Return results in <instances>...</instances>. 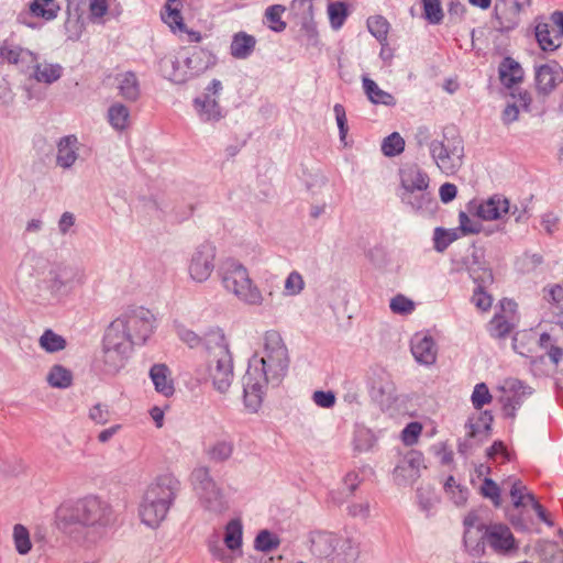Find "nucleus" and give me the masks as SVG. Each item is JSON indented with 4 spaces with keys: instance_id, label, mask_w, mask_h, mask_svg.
<instances>
[{
    "instance_id": "nucleus-1",
    "label": "nucleus",
    "mask_w": 563,
    "mask_h": 563,
    "mask_svg": "<svg viewBox=\"0 0 563 563\" xmlns=\"http://www.w3.org/2000/svg\"><path fill=\"white\" fill-rule=\"evenodd\" d=\"M263 341L262 355L251 360L242 378L244 405L252 412L260 409L266 384L279 383L289 365L287 347L277 331H267Z\"/></svg>"
},
{
    "instance_id": "nucleus-2",
    "label": "nucleus",
    "mask_w": 563,
    "mask_h": 563,
    "mask_svg": "<svg viewBox=\"0 0 563 563\" xmlns=\"http://www.w3.org/2000/svg\"><path fill=\"white\" fill-rule=\"evenodd\" d=\"M178 484L172 474H163L147 486L139 508L140 518L144 525L156 528L164 521L174 501Z\"/></svg>"
},
{
    "instance_id": "nucleus-3",
    "label": "nucleus",
    "mask_w": 563,
    "mask_h": 563,
    "mask_svg": "<svg viewBox=\"0 0 563 563\" xmlns=\"http://www.w3.org/2000/svg\"><path fill=\"white\" fill-rule=\"evenodd\" d=\"M220 280L224 290L247 306H262L264 295L251 278L247 268L238 261L228 260L222 263Z\"/></svg>"
},
{
    "instance_id": "nucleus-4",
    "label": "nucleus",
    "mask_w": 563,
    "mask_h": 563,
    "mask_svg": "<svg viewBox=\"0 0 563 563\" xmlns=\"http://www.w3.org/2000/svg\"><path fill=\"white\" fill-rule=\"evenodd\" d=\"M430 154L438 168L445 175H454L463 164V139L454 125L443 129L441 139L430 144Z\"/></svg>"
},
{
    "instance_id": "nucleus-5",
    "label": "nucleus",
    "mask_w": 563,
    "mask_h": 563,
    "mask_svg": "<svg viewBox=\"0 0 563 563\" xmlns=\"http://www.w3.org/2000/svg\"><path fill=\"white\" fill-rule=\"evenodd\" d=\"M115 320L136 345L145 344L156 329L155 314L142 306L128 308Z\"/></svg>"
},
{
    "instance_id": "nucleus-6",
    "label": "nucleus",
    "mask_w": 563,
    "mask_h": 563,
    "mask_svg": "<svg viewBox=\"0 0 563 563\" xmlns=\"http://www.w3.org/2000/svg\"><path fill=\"white\" fill-rule=\"evenodd\" d=\"M209 377L221 394L229 390L234 378L232 356L222 336L209 349Z\"/></svg>"
},
{
    "instance_id": "nucleus-7",
    "label": "nucleus",
    "mask_w": 563,
    "mask_h": 563,
    "mask_svg": "<svg viewBox=\"0 0 563 563\" xmlns=\"http://www.w3.org/2000/svg\"><path fill=\"white\" fill-rule=\"evenodd\" d=\"M195 490L203 508L213 514H222L229 508L221 488L211 478L208 468L198 467L191 473Z\"/></svg>"
},
{
    "instance_id": "nucleus-8",
    "label": "nucleus",
    "mask_w": 563,
    "mask_h": 563,
    "mask_svg": "<svg viewBox=\"0 0 563 563\" xmlns=\"http://www.w3.org/2000/svg\"><path fill=\"white\" fill-rule=\"evenodd\" d=\"M482 542L492 552L501 556H509L518 552L519 542L511 529L501 522L489 523L483 527Z\"/></svg>"
},
{
    "instance_id": "nucleus-9",
    "label": "nucleus",
    "mask_w": 563,
    "mask_h": 563,
    "mask_svg": "<svg viewBox=\"0 0 563 563\" xmlns=\"http://www.w3.org/2000/svg\"><path fill=\"white\" fill-rule=\"evenodd\" d=\"M530 0H497L494 7V21L499 32L515 30L520 21L521 13Z\"/></svg>"
},
{
    "instance_id": "nucleus-10",
    "label": "nucleus",
    "mask_w": 563,
    "mask_h": 563,
    "mask_svg": "<svg viewBox=\"0 0 563 563\" xmlns=\"http://www.w3.org/2000/svg\"><path fill=\"white\" fill-rule=\"evenodd\" d=\"M500 312L495 313L487 324V331L495 339L507 338L515 329L518 318V305L511 299L504 298L499 302Z\"/></svg>"
},
{
    "instance_id": "nucleus-11",
    "label": "nucleus",
    "mask_w": 563,
    "mask_h": 563,
    "mask_svg": "<svg viewBox=\"0 0 563 563\" xmlns=\"http://www.w3.org/2000/svg\"><path fill=\"white\" fill-rule=\"evenodd\" d=\"M216 260V247L210 243L199 245L191 254L188 273L196 283L207 282L213 269Z\"/></svg>"
},
{
    "instance_id": "nucleus-12",
    "label": "nucleus",
    "mask_w": 563,
    "mask_h": 563,
    "mask_svg": "<svg viewBox=\"0 0 563 563\" xmlns=\"http://www.w3.org/2000/svg\"><path fill=\"white\" fill-rule=\"evenodd\" d=\"M110 506L98 497H87L77 506V518L84 525H106L110 521Z\"/></svg>"
},
{
    "instance_id": "nucleus-13",
    "label": "nucleus",
    "mask_w": 563,
    "mask_h": 563,
    "mask_svg": "<svg viewBox=\"0 0 563 563\" xmlns=\"http://www.w3.org/2000/svg\"><path fill=\"white\" fill-rule=\"evenodd\" d=\"M500 390L504 394L501 396L504 410L512 418L516 416V411L520 408L522 402L533 393L530 386L525 385L517 378L506 379Z\"/></svg>"
},
{
    "instance_id": "nucleus-14",
    "label": "nucleus",
    "mask_w": 563,
    "mask_h": 563,
    "mask_svg": "<svg viewBox=\"0 0 563 563\" xmlns=\"http://www.w3.org/2000/svg\"><path fill=\"white\" fill-rule=\"evenodd\" d=\"M509 211V201L501 196H493L485 201L468 203V212L484 221L500 219Z\"/></svg>"
},
{
    "instance_id": "nucleus-15",
    "label": "nucleus",
    "mask_w": 563,
    "mask_h": 563,
    "mask_svg": "<svg viewBox=\"0 0 563 563\" xmlns=\"http://www.w3.org/2000/svg\"><path fill=\"white\" fill-rule=\"evenodd\" d=\"M536 86L539 92L548 95L563 82V67L555 60L536 67Z\"/></svg>"
},
{
    "instance_id": "nucleus-16",
    "label": "nucleus",
    "mask_w": 563,
    "mask_h": 563,
    "mask_svg": "<svg viewBox=\"0 0 563 563\" xmlns=\"http://www.w3.org/2000/svg\"><path fill=\"white\" fill-rule=\"evenodd\" d=\"M180 54L184 62L190 70L191 77L198 76L213 65V56L207 49L195 47L192 49L183 48Z\"/></svg>"
},
{
    "instance_id": "nucleus-17",
    "label": "nucleus",
    "mask_w": 563,
    "mask_h": 563,
    "mask_svg": "<svg viewBox=\"0 0 563 563\" xmlns=\"http://www.w3.org/2000/svg\"><path fill=\"white\" fill-rule=\"evenodd\" d=\"M411 352L415 358L421 364L430 365L435 362V343L433 339L427 334H415L411 341Z\"/></svg>"
},
{
    "instance_id": "nucleus-18",
    "label": "nucleus",
    "mask_w": 563,
    "mask_h": 563,
    "mask_svg": "<svg viewBox=\"0 0 563 563\" xmlns=\"http://www.w3.org/2000/svg\"><path fill=\"white\" fill-rule=\"evenodd\" d=\"M130 355L131 352L102 343V371L109 374H117L125 366Z\"/></svg>"
},
{
    "instance_id": "nucleus-19",
    "label": "nucleus",
    "mask_w": 563,
    "mask_h": 563,
    "mask_svg": "<svg viewBox=\"0 0 563 563\" xmlns=\"http://www.w3.org/2000/svg\"><path fill=\"white\" fill-rule=\"evenodd\" d=\"M401 185L408 192L424 191L429 187V176L416 165L400 170Z\"/></svg>"
},
{
    "instance_id": "nucleus-20",
    "label": "nucleus",
    "mask_w": 563,
    "mask_h": 563,
    "mask_svg": "<svg viewBox=\"0 0 563 563\" xmlns=\"http://www.w3.org/2000/svg\"><path fill=\"white\" fill-rule=\"evenodd\" d=\"M102 343L131 353L133 345H136L115 319L108 327Z\"/></svg>"
},
{
    "instance_id": "nucleus-21",
    "label": "nucleus",
    "mask_w": 563,
    "mask_h": 563,
    "mask_svg": "<svg viewBox=\"0 0 563 563\" xmlns=\"http://www.w3.org/2000/svg\"><path fill=\"white\" fill-rule=\"evenodd\" d=\"M162 69L164 76L175 84H183L192 78L180 52L177 54L175 59L164 60Z\"/></svg>"
},
{
    "instance_id": "nucleus-22",
    "label": "nucleus",
    "mask_w": 563,
    "mask_h": 563,
    "mask_svg": "<svg viewBox=\"0 0 563 563\" xmlns=\"http://www.w3.org/2000/svg\"><path fill=\"white\" fill-rule=\"evenodd\" d=\"M536 37L539 46L544 52H554L562 45L560 34L555 33V30L548 22L539 23L536 26Z\"/></svg>"
},
{
    "instance_id": "nucleus-23",
    "label": "nucleus",
    "mask_w": 563,
    "mask_h": 563,
    "mask_svg": "<svg viewBox=\"0 0 563 563\" xmlns=\"http://www.w3.org/2000/svg\"><path fill=\"white\" fill-rule=\"evenodd\" d=\"M117 88L122 98L135 101L140 96V85L134 73L125 71L115 77Z\"/></svg>"
},
{
    "instance_id": "nucleus-24",
    "label": "nucleus",
    "mask_w": 563,
    "mask_h": 563,
    "mask_svg": "<svg viewBox=\"0 0 563 563\" xmlns=\"http://www.w3.org/2000/svg\"><path fill=\"white\" fill-rule=\"evenodd\" d=\"M521 65L511 57H506L499 66V77L506 87L510 88L523 79Z\"/></svg>"
},
{
    "instance_id": "nucleus-25",
    "label": "nucleus",
    "mask_w": 563,
    "mask_h": 563,
    "mask_svg": "<svg viewBox=\"0 0 563 563\" xmlns=\"http://www.w3.org/2000/svg\"><path fill=\"white\" fill-rule=\"evenodd\" d=\"M181 7L180 0H167L164 12L162 13L163 21L174 33L186 31V25L180 13Z\"/></svg>"
},
{
    "instance_id": "nucleus-26",
    "label": "nucleus",
    "mask_w": 563,
    "mask_h": 563,
    "mask_svg": "<svg viewBox=\"0 0 563 563\" xmlns=\"http://www.w3.org/2000/svg\"><path fill=\"white\" fill-rule=\"evenodd\" d=\"M255 45L256 40L253 35L239 32L232 38L230 52L233 57L244 59L253 53Z\"/></svg>"
},
{
    "instance_id": "nucleus-27",
    "label": "nucleus",
    "mask_w": 563,
    "mask_h": 563,
    "mask_svg": "<svg viewBox=\"0 0 563 563\" xmlns=\"http://www.w3.org/2000/svg\"><path fill=\"white\" fill-rule=\"evenodd\" d=\"M151 379L155 386V389L168 397L174 394L173 380L169 378V371L167 366L163 364L154 365L150 371Z\"/></svg>"
},
{
    "instance_id": "nucleus-28",
    "label": "nucleus",
    "mask_w": 563,
    "mask_h": 563,
    "mask_svg": "<svg viewBox=\"0 0 563 563\" xmlns=\"http://www.w3.org/2000/svg\"><path fill=\"white\" fill-rule=\"evenodd\" d=\"M77 159V139L68 135L58 143L57 164L64 168L70 167Z\"/></svg>"
},
{
    "instance_id": "nucleus-29",
    "label": "nucleus",
    "mask_w": 563,
    "mask_h": 563,
    "mask_svg": "<svg viewBox=\"0 0 563 563\" xmlns=\"http://www.w3.org/2000/svg\"><path fill=\"white\" fill-rule=\"evenodd\" d=\"M363 88L369 101L375 104L394 106L396 103L391 93L380 89L374 80L367 77L363 78Z\"/></svg>"
},
{
    "instance_id": "nucleus-30",
    "label": "nucleus",
    "mask_w": 563,
    "mask_h": 563,
    "mask_svg": "<svg viewBox=\"0 0 563 563\" xmlns=\"http://www.w3.org/2000/svg\"><path fill=\"white\" fill-rule=\"evenodd\" d=\"M243 539V525L241 519H231L224 529L223 542L231 551L240 550Z\"/></svg>"
},
{
    "instance_id": "nucleus-31",
    "label": "nucleus",
    "mask_w": 563,
    "mask_h": 563,
    "mask_svg": "<svg viewBox=\"0 0 563 563\" xmlns=\"http://www.w3.org/2000/svg\"><path fill=\"white\" fill-rule=\"evenodd\" d=\"M0 57L10 64H19L20 62L33 59L34 55L32 52L5 41L0 46Z\"/></svg>"
},
{
    "instance_id": "nucleus-32",
    "label": "nucleus",
    "mask_w": 563,
    "mask_h": 563,
    "mask_svg": "<svg viewBox=\"0 0 563 563\" xmlns=\"http://www.w3.org/2000/svg\"><path fill=\"white\" fill-rule=\"evenodd\" d=\"M492 422L493 416L488 411H484L477 418L468 419L465 426L466 434L470 438H476L482 434L488 435Z\"/></svg>"
},
{
    "instance_id": "nucleus-33",
    "label": "nucleus",
    "mask_w": 563,
    "mask_h": 563,
    "mask_svg": "<svg viewBox=\"0 0 563 563\" xmlns=\"http://www.w3.org/2000/svg\"><path fill=\"white\" fill-rule=\"evenodd\" d=\"M59 10V4L55 0H33L30 4V11L34 16L47 21L54 20Z\"/></svg>"
},
{
    "instance_id": "nucleus-34",
    "label": "nucleus",
    "mask_w": 563,
    "mask_h": 563,
    "mask_svg": "<svg viewBox=\"0 0 563 563\" xmlns=\"http://www.w3.org/2000/svg\"><path fill=\"white\" fill-rule=\"evenodd\" d=\"M62 67L58 64L37 63L34 67V78L38 82L52 84L59 79Z\"/></svg>"
},
{
    "instance_id": "nucleus-35",
    "label": "nucleus",
    "mask_w": 563,
    "mask_h": 563,
    "mask_svg": "<svg viewBox=\"0 0 563 563\" xmlns=\"http://www.w3.org/2000/svg\"><path fill=\"white\" fill-rule=\"evenodd\" d=\"M367 29L369 33L382 44H387V37L390 24L383 15H374L367 19Z\"/></svg>"
},
{
    "instance_id": "nucleus-36",
    "label": "nucleus",
    "mask_w": 563,
    "mask_h": 563,
    "mask_svg": "<svg viewBox=\"0 0 563 563\" xmlns=\"http://www.w3.org/2000/svg\"><path fill=\"white\" fill-rule=\"evenodd\" d=\"M510 497L516 508L533 505L537 500L534 495L521 481H515L510 488Z\"/></svg>"
},
{
    "instance_id": "nucleus-37",
    "label": "nucleus",
    "mask_w": 563,
    "mask_h": 563,
    "mask_svg": "<svg viewBox=\"0 0 563 563\" xmlns=\"http://www.w3.org/2000/svg\"><path fill=\"white\" fill-rule=\"evenodd\" d=\"M108 120L113 129L122 131L129 126L130 111L125 106L114 103L108 110Z\"/></svg>"
},
{
    "instance_id": "nucleus-38",
    "label": "nucleus",
    "mask_w": 563,
    "mask_h": 563,
    "mask_svg": "<svg viewBox=\"0 0 563 563\" xmlns=\"http://www.w3.org/2000/svg\"><path fill=\"white\" fill-rule=\"evenodd\" d=\"M71 382V372L62 365H54L47 374V383L54 388H67Z\"/></svg>"
},
{
    "instance_id": "nucleus-39",
    "label": "nucleus",
    "mask_w": 563,
    "mask_h": 563,
    "mask_svg": "<svg viewBox=\"0 0 563 563\" xmlns=\"http://www.w3.org/2000/svg\"><path fill=\"white\" fill-rule=\"evenodd\" d=\"M14 548L21 555H26L32 550L30 532L23 525H15L12 533Z\"/></svg>"
},
{
    "instance_id": "nucleus-40",
    "label": "nucleus",
    "mask_w": 563,
    "mask_h": 563,
    "mask_svg": "<svg viewBox=\"0 0 563 563\" xmlns=\"http://www.w3.org/2000/svg\"><path fill=\"white\" fill-rule=\"evenodd\" d=\"M195 106L203 120H213L220 117V108L216 99L207 95L203 99L197 98Z\"/></svg>"
},
{
    "instance_id": "nucleus-41",
    "label": "nucleus",
    "mask_w": 563,
    "mask_h": 563,
    "mask_svg": "<svg viewBox=\"0 0 563 563\" xmlns=\"http://www.w3.org/2000/svg\"><path fill=\"white\" fill-rule=\"evenodd\" d=\"M444 492L456 506L465 505L467 500V489L456 483L453 476H449L446 478L444 483Z\"/></svg>"
},
{
    "instance_id": "nucleus-42",
    "label": "nucleus",
    "mask_w": 563,
    "mask_h": 563,
    "mask_svg": "<svg viewBox=\"0 0 563 563\" xmlns=\"http://www.w3.org/2000/svg\"><path fill=\"white\" fill-rule=\"evenodd\" d=\"M285 12V7L280 4H274L266 9L265 11V23L267 26L275 31L282 32L286 29V22L282 20V15Z\"/></svg>"
},
{
    "instance_id": "nucleus-43",
    "label": "nucleus",
    "mask_w": 563,
    "mask_h": 563,
    "mask_svg": "<svg viewBox=\"0 0 563 563\" xmlns=\"http://www.w3.org/2000/svg\"><path fill=\"white\" fill-rule=\"evenodd\" d=\"M347 7L342 1L330 2L328 5V16L330 24L334 30H339L347 18Z\"/></svg>"
},
{
    "instance_id": "nucleus-44",
    "label": "nucleus",
    "mask_w": 563,
    "mask_h": 563,
    "mask_svg": "<svg viewBox=\"0 0 563 563\" xmlns=\"http://www.w3.org/2000/svg\"><path fill=\"white\" fill-rule=\"evenodd\" d=\"M405 150V140L397 132L391 133L384 139L382 143V152L385 156L393 157L399 155Z\"/></svg>"
},
{
    "instance_id": "nucleus-45",
    "label": "nucleus",
    "mask_w": 563,
    "mask_h": 563,
    "mask_svg": "<svg viewBox=\"0 0 563 563\" xmlns=\"http://www.w3.org/2000/svg\"><path fill=\"white\" fill-rule=\"evenodd\" d=\"M40 345L46 352L54 353L64 350L66 341L52 330H46L40 338Z\"/></svg>"
},
{
    "instance_id": "nucleus-46",
    "label": "nucleus",
    "mask_w": 563,
    "mask_h": 563,
    "mask_svg": "<svg viewBox=\"0 0 563 563\" xmlns=\"http://www.w3.org/2000/svg\"><path fill=\"white\" fill-rule=\"evenodd\" d=\"M407 468H410L411 474L410 478L415 479L419 476L420 468H426L423 465V455L420 452H411L405 461V465L397 466L395 468L396 474H401L402 472L407 471Z\"/></svg>"
},
{
    "instance_id": "nucleus-47",
    "label": "nucleus",
    "mask_w": 563,
    "mask_h": 563,
    "mask_svg": "<svg viewBox=\"0 0 563 563\" xmlns=\"http://www.w3.org/2000/svg\"><path fill=\"white\" fill-rule=\"evenodd\" d=\"M233 453V443L230 441H218L211 445L207 454L211 461L223 462L231 457Z\"/></svg>"
},
{
    "instance_id": "nucleus-48",
    "label": "nucleus",
    "mask_w": 563,
    "mask_h": 563,
    "mask_svg": "<svg viewBox=\"0 0 563 563\" xmlns=\"http://www.w3.org/2000/svg\"><path fill=\"white\" fill-rule=\"evenodd\" d=\"M460 238L456 230H445L437 228L434 230L433 242L438 252H443L452 242Z\"/></svg>"
},
{
    "instance_id": "nucleus-49",
    "label": "nucleus",
    "mask_w": 563,
    "mask_h": 563,
    "mask_svg": "<svg viewBox=\"0 0 563 563\" xmlns=\"http://www.w3.org/2000/svg\"><path fill=\"white\" fill-rule=\"evenodd\" d=\"M390 310L396 314H410L416 309V303L405 295L398 294L390 299Z\"/></svg>"
},
{
    "instance_id": "nucleus-50",
    "label": "nucleus",
    "mask_w": 563,
    "mask_h": 563,
    "mask_svg": "<svg viewBox=\"0 0 563 563\" xmlns=\"http://www.w3.org/2000/svg\"><path fill=\"white\" fill-rule=\"evenodd\" d=\"M472 404L475 409H482L485 405H488L493 400V396L486 384H476L471 397Z\"/></svg>"
},
{
    "instance_id": "nucleus-51",
    "label": "nucleus",
    "mask_w": 563,
    "mask_h": 563,
    "mask_svg": "<svg viewBox=\"0 0 563 563\" xmlns=\"http://www.w3.org/2000/svg\"><path fill=\"white\" fill-rule=\"evenodd\" d=\"M426 19L433 24H438L443 19V11L440 0H422Z\"/></svg>"
},
{
    "instance_id": "nucleus-52",
    "label": "nucleus",
    "mask_w": 563,
    "mask_h": 563,
    "mask_svg": "<svg viewBox=\"0 0 563 563\" xmlns=\"http://www.w3.org/2000/svg\"><path fill=\"white\" fill-rule=\"evenodd\" d=\"M279 544V540L269 531H261L255 539V548L263 552L272 551Z\"/></svg>"
},
{
    "instance_id": "nucleus-53",
    "label": "nucleus",
    "mask_w": 563,
    "mask_h": 563,
    "mask_svg": "<svg viewBox=\"0 0 563 563\" xmlns=\"http://www.w3.org/2000/svg\"><path fill=\"white\" fill-rule=\"evenodd\" d=\"M473 305L481 311L486 312L493 305V298L489 294L483 290V287L478 285L472 296Z\"/></svg>"
},
{
    "instance_id": "nucleus-54",
    "label": "nucleus",
    "mask_w": 563,
    "mask_h": 563,
    "mask_svg": "<svg viewBox=\"0 0 563 563\" xmlns=\"http://www.w3.org/2000/svg\"><path fill=\"white\" fill-rule=\"evenodd\" d=\"M118 0H91L89 4L90 16L92 21L102 19L110 5L117 4Z\"/></svg>"
},
{
    "instance_id": "nucleus-55",
    "label": "nucleus",
    "mask_w": 563,
    "mask_h": 563,
    "mask_svg": "<svg viewBox=\"0 0 563 563\" xmlns=\"http://www.w3.org/2000/svg\"><path fill=\"white\" fill-rule=\"evenodd\" d=\"M305 286L302 276L298 272H291L285 280V292L288 296L298 295Z\"/></svg>"
},
{
    "instance_id": "nucleus-56",
    "label": "nucleus",
    "mask_w": 563,
    "mask_h": 563,
    "mask_svg": "<svg viewBox=\"0 0 563 563\" xmlns=\"http://www.w3.org/2000/svg\"><path fill=\"white\" fill-rule=\"evenodd\" d=\"M422 432V424L419 422H410L401 432V441L405 445H413Z\"/></svg>"
},
{
    "instance_id": "nucleus-57",
    "label": "nucleus",
    "mask_w": 563,
    "mask_h": 563,
    "mask_svg": "<svg viewBox=\"0 0 563 563\" xmlns=\"http://www.w3.org/2000/svg\"><path fill=\"white\" fill-rule=\"evenodd\" d=\"M544 299L553 305L561 306L563 303V287L559 284L549 285L543 289Z\"/></svg>"
},
{
    "instance_id": "nucleus-58",
    "label": "nucleus",
    "mask_w": 563,
    "mask_h": 563,
    "mask_svg": "<svg viewBox=\"0 0 563 563\" xmlns=\"http://www.w3.org/2000/svg\"><path fill=\"white\" fill-rule=\"evenodd\" d=\"M89 417L98 424H106L110 420V410L108 406L97 404L90 409Z\"/></svg>"
},
{
    "instance_id": "nucleus-59",
    "label": "nucleus",
    "mask_w": 563,
    "mask_h": 563,
    "mask_svg": "<svg viewBox=\"0 0 563 563\" xmlns=\"http://www.w3.org/2000/svg\"><path fill=\"white\" fill-rule=\"evenodd\" d=\"M313 402L321 408H332L335 404V395L333 391L316 390L312 394Z\"/></svg>"
},
{
    "instance_id": "nucleus-60",
    "label": "nucleus",
    "mask_w": 563,
    "mask_h": 563,
    "mask_svg": "<svg viewBox=\"0 0 563 563\" xmlns=\"http://www.w3.org/2000/svg\"><path fill=\"white\" fill-rule=\"evenodd\" d=\"M481 492L484 497L492 499L496 506L499 505L500 490L494 481L486 478L482 485Z\"/></svg>"
},
{
    "instance_id": "nucleus-61",
    "label": "nucleus",
    "mask_w": 563,
    "mask_h": 563,
    "mask_svg": "<svg viewBox=\"0 0 563 563\" xmlns=\"http://www.w3.org/2000/svg\"><path fill=\"white\" fill-rule=\"evenodd\" d=\"M460 230L463 234H474L481 231V223L473 221L470 217L461 211L459 214Z\"/></svg>"
},
{
    "instance_id": "nucleus-62",
    "label": "nucleus",
    "mask_w": 563,
    "mask_h": 563,
    "mask_svg": "<svg viewBox=\"0 0 563 563\" xmlns=\"http://www.w3.org/2000/svg\"><path fill=\"white\" fill-rule=\"evenodd\" d=\"M177 334L179 339L190 347H195L200 343L199 335H197L194 331L186 329L185 327H177Z\"/></svg>"
},
{
    "instance_id": "nucleus-63",
    "label": "nucleus",
    "mask_w": 563,
    "mask_h": 563,
    "mask_svg": "<svg viewBox=\"0 0 563 563\" xmlns=\"http://www.w3.org/2000/svg\"><path fill=\"white\" fill-rule=\"evenodd\" d=\"M373 446V439L367 431H362L355 438V450L358 452L367 451Z\"/></svg>"
},
{
    "instance_id": "nucleus-64",
    "label": "nucleus",
    "mask_w": 563,
    "mask_h": 563,
    "mask_svg": "<svg viewBox=\"0 0 563 563\" xmlns=\"http://www.w3.org/2000/svg\"><path fill=\"white\" fill-rule=\"evenodd\" d=\"M457 194V188L454 184L445 183L439 189L440 199L442 202L448 203L452 201Z\"/></svg>"
}]
</instances>
